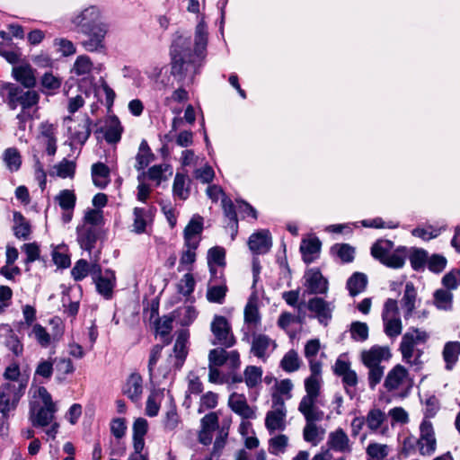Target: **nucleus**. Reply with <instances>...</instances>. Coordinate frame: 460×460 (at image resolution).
Listing matches in <instances>:
<instances>
[{
	"mask_svg": "<svg viewBox=\"0 0 460 460\" xmlns=\"http://www.w3.org/2000/svg\"><path fill=\"white\" fill-rule=\"evenodd\" d=\"M208 44V31L206 23L201 21L195 30V46L192 49L190 37L178 35L172 42L170 48L171 75L182 83L189 75L193 81L201 66V59Z\"/></svg>",
	"mask_w": 460,
	"mask_h": 460,
	"instance_id": "1",
	"label": "nucleus"
},
{
	"mask_svg": "<svg viewBox=\"0 0 460 460\" xmlns=\"http://www.w3.org/2000/svg\"><path fill=\"white\" fill-rule=\"evenodd\" d=\"M72 23L77 31L82 32L89 39L83 42L88 51L98 50L103 48V39L107 30L105 24L101 22L100 11L96 6H89L72 19Z\"/></svg>",
	"mask_w": 460,
	"mask_h": 460,
	"instance_id": "2",
	"label": "nucleus"
},
{
	"mask_svg": "<svg viewBox=\"0 0 460 460\" xmlns=\"http://www.w3.org/2000/svg\"><path fill=\"white\" fill-rule=\"evenodd\" d=\"M24 89L14 83H2L0 96L3 102L12 111H14L19 105L22 110H29L37 105L40 101L39 93L32 89Z\"/></svg>",
	"mask_w": 460,
	"mask_h": 460,
	"instance_id": "3",
	"label": "nucleus"
},
{
	"mask_svg": "<svg viewBox=\"0 0 460 460\" xmlns=\"http://www.w3.org/2000/svg\"><path fill=\"white\" fill-rule=\"evenodd\" d=\"M211 332L215 336L211 341L213 345L218 344L225 348H231L236 342L231 326L225 316L216 315L214 317L211 323Z\"/></svg>",
	"mask_w": 460,
	"mask_h": 460,
	"instance_id": "4",
	"label": "nucleus"
},
{
	"mask_svg": "<svg viewBox=\"0 0 460 460\" xmlns=\"http://www.w3.org/2000/svg\"><path fill=\"white\" fill-rule=\"evenodd\" d=\"M25 385H18L6 383L0 387V406L4 417H7L8 412L16 408V405L23 394Z\"/></svg>",
	"mask_w": 460,
	"mask_h": 460,
	"instance_id": "5",
	"label": "nucleus"
},
{
	"mask_svg": "<svg viewBox=\"0 0 460 460\" xmlns=\"http://www.w3.org/2000/svg\"><path fill=\"white\" fill-rule=\"evenodd\" d=\"M302 306H306V308L314 314V317L317 318L318 322L323 325L327 326L329 321L332 317V311L334 306L332 303L324 300L323 297L314 296L310 298L305 304V301H302L298 304V311H301Z\"/></svg>",
	"mask_w": 460,
	"mask_h": 460,
	"instance_id": "6",
	"label": "nucleus"
},
{
	"mask_svg": "<svg viewBox=\"0 0 460 460\" xmlns=\"http://www.w3.org/2000/svg\"><path fill=\"white\" fill-rule=\"evenodd\" d=\"M308 293L314 295H323L328 291V280L325 279L319 269H310L305 275Z\"/></svg>",
	"mask_w": 460,
	"mask_h": 460,
	"instance_id": "7",
	"label": "nucleus"
},
{
	"mask_svg": "<svg viewBox=\"0 0 460 460\" xmlns=\"http://www.w3.org/2000/svg\"><path fill=\"white\" fill-rule=\"evenodd\" d=\"M272 245L271 236L269 230H260L253 233L248 240L250 250L255 254L268 252Z\"/></svg>",
	"mask_w": 460,
	"mask_h": 460,
	"instance_id": "8",
	"label": "nucleus"
},
{
	"mask_svg": "<svg viewBox=\"0 0 460 460\" xmlns=\"http://www.w3.org/2000/svg\"><path fill=\"white\" fill-rule=\"evenodd\" d=\"M12 75L22 88L32 89L37 84L35 69L29 64L13 66Z\"/></svg>",
	"mask_w": 460,
	"mask_h": 460,
	"instance_id": "9",
	"label": "nucleus"
},
{
	"mask_svg": "<svg viewBox=\"0 0 460 460\" xmlns=\"http://www.w3.org/2000/svg\"><path fill=\"white\" fill-rule=\"evenodd\" d=\"M228 405L234 412L243 419L249 420L256 417L255 411L249 406L243 394L233 393L228 399Z\"/></svg>",
	"mask_w": 460,
	"mask_h": 460,
	"instance_id": "10",
	"label": "nucleus"
},
{
	"mask_svg": "<svg viewBox=\"0 0 460 460\" xmlns=\"http://www.w3.org/2000/svg\"><path fill=\"white\" fill-rule=\"evenodd\" d=\"M94 283L97 292L105 299H111L116 285L115 272L111 270H106L103 276L97 278Z\"/></svg>",
	"mask_w": 460,
	"mask_h": 460,
	"instance_id": "11",
	"label": "nucleus"
},
{
	"mask_svg": "<svg viewBox=\"0 0 460 460\" xmlns=\"http://www.w3.org/2000/svg\"><path fill=\"white\" fill-rule=\"evenodd\" d=\"M77 241L82 249L91 252L99 238V230L94 226L77 227Z\"/></svg>",
	"mask_w": 460,
	"mask_h": 460,
	"instance_id": "12",
	"label": "nucleus"
},
{
	"mask_svg": "<svg viewBox=\"0 0 460 460\" xmlns=\"http://www.w3.org/2000/svg\"><path fill=\"white\" fill-rule=\"evenodd\" d=\"M189 339V332L186 330H181L178 332L177 339L175 341L174 346H173V352L175 354V358L177 359V362L175 363V367L177 368L181 367L183 365V362L187 357L188 350H187V342Z\"/></svg>",
	"mask_w": 460,
	"mask_h": 460,
	"instance_id": "13",
	"label": "nucleus"
},
{
	"mask_svg": "<svg viewBox=\"0 0 460 460\" xmlns=\"http://www.w3.org/2000/svg\"><path fill=\"white\" fill-rule=\"evenodd\" d=\"M420 440H425L427 443V448L424 450L423 446L420 447L421 455H430L436 449V439L434 437L433 427L430 421L423 420L420 427Z\"/></svg>",
	"mask_w": 460,
	"mask_h": 460,
	"instance_id": "14",
	"label": "nucleus"
},
{
	"mask_svg": "<svg viewBox=\"0 0 460 460\" xmlns=\"http://www.w3.org/2000/svg\"><path fill=\"white\" fill-rule=\"evenodd\" d=\"M142 382V376L137 373L131 374L128 378L124 394L131 401L137 402L139 400L143 391Z\"/></svg>",
	"mask_w": 460,
	"mask_h": 460,
	"instance_id": "15",
	"label": "nucleus"
},
{
	"mask_svg": "<svg viewBox=\"0 0 460 460\" xmlns=\"http://www.w3.org/2000/svg\"><path fill=\"white\" fill-rule=\"evenodd\" d=\"M285 409H276L267 412L265 419V426L271 433L277 429L283 430L285 429Z\"/></svg>",
	"mask_w": 460,
	"mask_h": 460,
	"instance_id": "16",
	"label": "nucleus"
},
{
	"mask_svg": "<svg viewBox=\"0 0 460 460\" xmlns=\"http://www.w3.org/2000/svg\"><path fill=\"white\" fill-rule=\"evenodd\" d=\"M408 372L407 369L402 365H396L387 374L384 386L388 390L392 391L397 389L402 384V380L406 377Z\"/></svg>",
	"mask_w": 460,
	"mask_h": 460,
	"instance_id": "17",
	"label": "nucleus"
},
{
	"mask_svg": "<svg viewBox=\"0 0 460 460\" xmlns=\"http://www.w3.org/2000/svg\"><path fill=\"white\" fill-rule=\"evenodd\" d=\"M460 355V342L447 341L442 351L443 359L446 363V369L451 370L458 361Z\"/></svg>",
	"mask_w": 460,
	"mask_h": 460,
	"instance_id": "18",
	"label": "nucleus"
},
{
	"mask_svg": "<svg viewBox=\"0 0 460 460\" xmlns=\"http://www.w3.org/2000/svg\"><path fill=\"white\" fill-rule=\"evenodd\" d=\"M406 257V247L400 246L397 249H395L393 252L385 255L383 259H380L378 261L389 268L400 269L404 265Z\"/></svg>",
	"mask_w": 460,
	"mask_h": 460,
	"instance_id": "19",
	"label": "nucleus"
},
{
	"mask_svg": "<svg viewBox=\"0 0 460 460\" xmlns=\"http://www.w3.org/2000/svg\"><path fill=\"white\" fill-rule=\"evenodd\" d=\"M0 331L4 332L5 337L6 347L16 356H21L23 351V346L19 340L18 336L13 332V330L8 324H2Z\"/></svg>",
	"mask_w": 460,
	"mask_h": 460,
	"instance_id": "20",
	"label": "nucleus"
},
{
	"mask_svg": "<svg viewBox=\"0 0 460 460\" xmlns=\"http://www.w3.org/2000/svg\"><path fill=\"white\" fill-rule=\"evenodd\" d=\"M349 441V439L342 429H338L329 434L328 445L335 451H350Z\"/></svg>",
	"mask_w": 460,
	"mask_h": 460,
	"instance_id": "21",
	"label": "nucleus"
},
{
	"mask_svg": "<svg viewBox=\"0 0 460 460\" xmlns=\"http://www.w3.org/2000/svg\"><path fill=\"white\" fill-rule=\"evenodd\" d=\"M367 285V277L361 272H354L347 280L346 287L351 296L363 292Z\"/></svg>",
	"mask_w": 460,
	"mask_h": 460,
	"instance_id": "22",
	"label": "nucleus"
},
{
	"mask_svg": "<svg viewBox=\"0 0 460 460\" xmlns=\"http://www.w3.org/2000/svg\"><path fill=\"white\" fill-rule=\"evenodd\" d=\"M13 221L15 224L13 227V234L19 239H30V235L31 233V224L26 220V218L22 215V213L14 212Z\"/></svg>",
	"mask_w": 460,
	"mask_h": 460,
	"instance_id": "23",
	"label": "nucleus"
},
{
	"mask_svg": "<svg viewBox=\"0 0 460 460\" xmlns=\"http://www.w3.org/2000/svg\"><path fill=\"white\" fill-rule=\"evenodd\" d=\"M58 409L42 406L39 409L36 415L31 413V420L34 427H46L54 419V414Z\"/></svg>",
	"mask_w": 460,
	"mask_h": 460,
	"instance_id": "24",
	"label": "nucleus"
},
{
	"mask_svg": "<svg viewBox=\"0 0 460 460\" xmlns=\"http://www.w3.org/2000/svg\"><path fill=\"white\" fill-rule=\"evenodd\" d=\"M270 343H273L274 347L276 346L275 341H271L267 335L253 334L251 351L256 357L261 358L265 356L266 350Z\"/></svg>",
	"mask_w": 460,
	"mask_h": 460,
	"instance_id": "25",
	"label": "nucleus"
},
{
	"mask_svg": "<svg viewBox=\"0 0 460 460\" xmlns=\"http://www.w3.org/2000/svg\"><path fill=\"white\" fill-rule=\"evenodd\" d=\"M123 128L117 116H111L104 137L109 144H115L121 138Z\"/></svg>",
	"mask_w": 460,
	"mask_h": 460,
	"instance_id": "26",
	"label": "nucleus"
},
{
	"mask_svg": "<svg viewBox=\"0 0 460 460\" xmlns=\"http://www.w3.org/2000/svg\"><path fill=\"white\" fill-rule=\"evenodd\" d=\"M416 295L417 293L414 285L411 282L406 283L404 294L402 299V305L406 309L404 314L406 319L411 316L412 312L415 309Z\"/></svg>",
	"mask_w": 460,
	"mask_h": 460,
	"instance_id": "27",
	"label": "nucleus"
},
{
	"mask_svg": "<svg viewBox=\"0 0 460 460\" xmlns=\"http://www.w3.org/2000/svg\"><path fill=\"white\" fill-rule=\"evenodd\" d=\"M136 159V169L137 171L144 170L149 164V163L155 159V155L152 153L146 140H142L140 143L139 153L137 155Z\"/></svg>",
	"mask_w": 460,
	"mask_h": 460,
	"instance_id": "28",
	"label": "nucleus"
},
{
	"mask_svg": "<svg viewBox=\"0 0 460 460\" xmlns=\"http://www.w3.org/2000/svg\"><path fill=\"white\" fill-rule=\"evenodd\" d=\"M110 175L109 167L103 163H96L92 166V176L93 184L100 188L104 189L108 184V181H101L99 178L107 179Z\"/></svg>",
	"mask_w": 460,
	"mask_h": 460,
	"instance_id": "29",
	"label": "nucleus"
},
{
	"mask_svg": "<svg viewBox=\"0 0 460 460\" xmlns=\"http://www.w3.org/2000/svg\"><path fill=\"white\" fill-rule=\"evenodd\" d=\"M428 252L421 248H412L409 260L411 265V268L416 270H423L425 265L428 262Z\"/></svg>",
	"mask_w": 460,
	"mask_h": 460,
	"instance_id": "30",
	"label": "nucleus"
},
{
	"mask_svg": "<svg viewBox=\"0 0 460 460\" xmlns=\"http://www.w3.org/2000/svg\"><path fill=\"white\" fill-rule=\"evenodd\" d=\"M321 245L322 243L317 237L307 241H302V243L300 245V252L303 255V260L305 263H311L313 261L311 258H307L306 255L319 252L321 250Z\"/></svg>",
	"mask_w": 460,
	"mask_h": 460,
	"instance_id": "31",
	"label": "nucleus"
},
{
	"mask_svg": "<svg viewBox=\"0 0 460 460\" xmlns=\"http://www.w3.org/2000/svg\"><path fill=\"white\" fill-rule=\"evenodd\" d=\"M453 295L448 290L440 288L434 293V305L438 309L449 310L452 307Z\"/></svg>",
	"mask_w": 460,
	"mask_h": 460,
	"instance_id": "32",
	"label": "nucleus"
},
{
	"mask_svg": "<svg viewBox=\"0 0 460 460\" xmlns=\"http://www.w3.org/2000/svg\"><path fill=\"white\" fill-rule=\"evenodd\" d=\"M186 179L190 182V179L187 175L177 172L174 178L172 191L173 194L181 199H186L190 195V188L184 189Z\"/></svg>",
	"mask_w": 460,
	"mask_h": 460,
	"instance_id": "33",
	"label": "nucleus"
},
{
	"mask_svg": "<svg viewBox=\"0 0 460 460\" xmlns=\"http://www.w3.org/2000/svg\"><path fill=\"white\" fill-rule=\"evenodd\" d=\"M4 161L11 172L18 171L22 164L19 151L14 147L7 148L4 153Z\"/></svg>",
	"mask_w": 460,
	"mask_h": 460,
	"instance_id": "34",
	"label": "nucleus"
},
{
	"mask_svg": "<svg viewBox=\"0 0 460 460\" xmlns=\"http://www.w3.org/2000/svg\"><path fill=\"white\" fill-rule=\"evenodd\" d=\"M394 248V243L389 240H380L373 244L371 247V254L376 259H383L385 255L391 253Z\"/></svg>",
	"mask_w": 460,
	"mask_h": 460,
	"instance_id": "35",
	"label": "nucleus"
},
{
	"mask_svg": "<svg viewBox=\"0 0 460 460\" xmlns=\"http://www.w3.org/2000/svg\"><path fill=\"white\" fill-rule=\"evenodd\" d=\"M280 367L286 372L296 371L300 367L297 352L295 349L287 352L280 361Z\"/></svg>",
	"mask_w": 460,
	"mask_h": 460,
	"instance_id": "36",
	"label": "nucleus"
},
{
	"mask_svg": "<svg viewBox=\"0 0 460 460\" xmlns=\"http://www.w3.org/2000/svg\"><path fill=\"white\" fill-rule=\"evenodd\" d=\"M55 199L63 210H73L75 206L76 197L72 190H63Z\"/></svg>",
	"mask_w": 460,
	"mask_h": 460,
	"instance_id": "37",
	"label": "nucleus"
},
{
	"mask_svg": "<svg viewBox=\"0 0 460 460\" xmlns=\"http://www.w3.org/2000/svg\"><path fill=\"white\" fill-rule=\"evenodd\" d=\"M227 292L226 285L208 287L207 299L211 303L223 304Z\"/></svg>",
	"mask_w": 460,
	"mask_h": 460,
	"instance_id": "38",
	"label": "nucleus"
},
{
	"mask_svg": "<svg viewBox=\"0 0 460 460\" xmlns=\"http://www.w3.org/2000/svg\"><path fill=\"white\" fill-rule=\"evenodd\" d=\"M203 231V217L199 215H194L183 231V235L193 237L200 234Z\"/></svg>",
	"mask_w": 460,
	"mask_h": 460,
	"instance_id": "39",
	"label": "nucleus"
},
{
	"mask_svg": "<svg viewBox=\"0 0 460 460\" xmlns=\"http://www.w3.org/2000/svg\"><path fill=\"white\" fill-rule=\"evenodd\" d=\"M226 250L220 246H214L208 252V264H216L219 267L226 265Z\"/></svg>",
	"mask_w": 460,
	"mask_h": 460,
	"instance_id": "40",
	"label": "nucleus"
},
{
	"mask_svg": "<svg viewBox=\"0 0 460 460\" xmlns=\"http://www.w3.org/2000/svg\"><path fill=\"white\" fill-rule=\"evenodd\" d=\"M262 370L259 367L249 366L244 370L245 383L248 387L256 386L261 380Z\"/></svg>",
	"mask_w": 460,
	"mask_h": 460,
	"instance_id": "41",
	"label": "nucleus"
},
{
	"mask_svg": "<svg viewBox=\"0 0 460 460\" xmlns=\"http://www.w3.org/2000/svg\"><path fill=\"white\" fill-rule=\"evenodd\" d=\"M208 362L210 366L221 367L227 362V351L225 347L216 348L208 353Z\"/></svg>",
	"mask_w": 460,
	"mask_h": 460,
	"instance_id": "42",
	"label": "nucleus"
},
{
	"mask_svg": "<svg viewBox=\"0 0 460 460\" xmlns=\"http://www.w3.org/2000/svg\"><path fill=\"white\" fill-rule=\"evenodd\" d=\"M174 321V316L172 314L164 315L163 317V321L158 317L155 321V325L156 332L162 336L166 337L169 335L172 329V323Z\"/></svg>",
	"mask_w": 460,
	"mask_h": 460,
	"instance_id": "43",
	"label": "nucleus"
},
{
	"mask_svg": "<svg viewBox=\"0 0 460 460\" xmlns=\"http://www.w3.org/2000/svg\"><path fill=\"white\" fill-rule=\"evenodd\" d=\"M351 338L364 341L368 338V326L366 323L353 322L350 325Z\"/></svg>",
	"mask_w": 460,
	"mask_h": 460,
	"instance_id": "44",
	"label": "nucleus"
},
{
	"mask_svg": "<svg viewBox=\"0 0 460 460\" xmlns=\"http://www.w3.org/2000/svg\"><path fill=\"white\" fill-rule=\"evenodd\" d=\"M55 168L57 169L58 176L61 178H72L75 172V163L64 158Z\"/></svg>",
	"mask_w": 460,
	"mask_h": 460,
	"instance_id": "45",
	"label": "nucleus"
},
{
	"mask_svg": "<svg viewBox=\"0 0 460 460\" xmlns=\"http://www.w3.org/2000/svg\"><path fill=\"white\" fill-rule=\"evenodd\" d=\"M385 420V413L379 409H372L367 416V424L372 430L380 428Z\"/></svg>",
	"mask_w": 460,
	"mask_h": 460,
	"instance_id": "46",
	"label": "nucleus"
},
{
	"mask_svg": "<svg viewBox=\"0 0 460 460\" xmlns=\"http://www.w3.org/2000/svg\"><path fill=\"white\" fill-rule=\"evenodd\" d=\"M93 66V63L89 57L82 55L77 57L74 64V72L77 75H84L90 73Z\"/></svg>",
	"mask_w": 460,
	"mask_h": 460,
	"instance_id": "47",
	"label": "nucleus"
},
{
	"mask_svg": "<svg viewBox=\"0 0 460 460\" xmlns=\"http://www.w3.org/2000/svg\"><path fill=\"white\" fill-rule=\"evenodd\" d=\"M337 249V255L341 258V260L349 263L354 260L355 250L352 246L348 243L342 244H335L332 250Z\"/></svg>",
	"mask_w": 460,
	"mask_h": 460,
	"instance_id": "48",
	"label": "nucleus"
},
{
	"mask_svg": "<svg viewBox=\"0 0 460 460\" xmlns=\"http://www.w3.org/2000/svg\"><path fill=\"white\" fill-rule=\"evenodd\" d=\"M89 273V263L86 260L77 261L71 270V275L75 281L84 279Z\"/></svg>",
	"mask_w": 460,
	"mask_h": 460,
	"instance_id": "49",
	"label": "nucleus"
},
{
	"mask_svg": "<svg viewBox=\"0 0 460 460\" xmlns=\"http://www.w3.org/2000/svg\"><path fill=\"white\" fill-rule=\"evenodd\" d=\"M367 454L376 460H383L388 455V447L386 445L371 443L367 447Z\"/></svg>",
	"mask_w": 460,
	"mask_h": 460,
	"instance_id": "50",
	"label": "nucleus"
},
{
	"mask_svg": "<svg viewBox=\"0 0 460 460\" xmlns=\"http://www.w3.org/2000/svg\"><path fill=\"white\" fill-rule=\"evenodd\" d=\"M428 268L434 273H440L446 268L447 259L440 254H432L429 258L428 257Z\"/></svg>",
	"mask_w": 460,
	"mask_h": 460,
	"instance_id": "51",
	"label": "nucleus"
},
{
	"mask_svg": "<svg viewBox=\"0 0 460 460\" xmlns=\"http://www.w3.org/2000/svg\"><path fill=\"white\" fill-rule=\"evenodd\" d=\"M195 288V279L190 273H186L178 284V292L187 296H190Z\"/></svg>",
	"mask_w": 460,
	"mask_h": 460,
	"instance_id": "52",
	"label": "nucleus"
},
{
	"mask_svg": "<svg viewBox=\"0 0 460 460\" xmlns=\"http://www.w3.org/2000/svg\"><path fill=\"white\" fill-rule=\"evenodd\" d=\"M222 207H223L225 216L226 217H228L233 223H234V229H235V232H237L238 219H237V214L235 211V207H234L233 201L230 199H228L227 197H224L222 199Z\"/></svg>",
	"mask_w": 460,
	"mask_h": 460,
	"instance_id": "53",
	"label": "nucleus"
},
{
	"mask_svg": "<svg viewBox=\"0 0 460 460\" xmlns=\"http://www.w3.org/2000/svg\"><path fill=\"white\" fill-rule=\"evenodd\" d=\"M91 119L87 117L84 123L79 125L81 129H78L75 132L72 138L78 141L80 144L84 145L85 141L89 138L91 135Z\"/></svg>",
	"mask_w": 460,
	"mask_h": 460,
	"instance_id": "54",
	"label": "nucleus"
},
{
	"mask_svg": "<svg viewBox=\"0 0 460 460\" xmlns=\"http://www.w3.org/2000/svg\"><path fill=\"white\" fill-rule=\"evenodd\" d=\"M146 211L144 208H134V232L137 234H142L146 231V221L145 219Z\"/></svg>",
	"mask_w": 460,
	"mask_h": 460,
	"instance_id": "55",
	"label": "nucleus"
},
{
	"mask_svg": "<svg viewBox=\"0 0 460 460\" xmlns=\"http://www.w3.org/2000/svg\"><path fill=\"white\" fill-rule=\"evenodd\" d=\"M385 332L389 337H396L402 332V322L399 318L385 321Z\"/></svg>",
	"mask_w": 460,
	"mask_h": 460,
	"instance_id": "56",
	"label": "nucleus"
},
{
	"mask_svg": "<svg viewBox=\"0 0 460 460\" xmlns=\"http://www.w3.org/2000/svg\"><path fill=\"white\" fill-rule=\"evenodd\" d=\"M201 429L205 430L214 431L218 429V416L217 412H209L206 414L200 420Z\"/></svg>",
	"mask_w": 460,
	"mask_h": 460,
	"instance_id": "57",
	"label": "nucleus"
},
{
	"mask_svg": "<svg viewBox=\"0 0 460 460\" xmlns=\"http://www.w3.org/2000/svg\"><path fill=\"white\" fill-rule=\"evenodd\" d=\"M22 250L27 255L26 264H30L40 258V248L36 243H24Z\"/></svg>",
	"mask_w": 460,
	"mask_h": 460,
	"instance_id": "58",
	"label": "nucleus"
},
{
	"mask_svg": "<svg viewBox=\"0 0 460 460\" xmlns=\"http://www.w3.org/2000/svg\"><path fill=\"white\" fill-rule=\"evenodd\" d=\"M368 373V382L371 389H375L376 385L380 383L384 375V367H370Z\"/></svg>",
	"mask_w": 460,
	"mask_h": 460,
	"instance_id": "59",
	"label": "nucleus"
},
{
	"mask_svg": "<svg viewBox=\"0 0 460 460\" xmlns=\"http://www.w3.org/2000/svg\"><path fill=\"white\" fill-rule=\"evenodd\" d=\"M41 85L49 90H57L61 86V79L47 72L41 77Z\"/></svg>",
	"mask_w": 460,
	"mask_h": 460,
	"instance_id": "60",
	"label": "nucleus"
},
{
	"mask_svg": "<svg viewBox=\"0 0 460 460\" xmlns=\"http://www.w3.org/2000/svg\"><path fill=\"white\" fill-rule=\"evenodd\" d=\"M54 44L58 46V50L63 56L68 57L75 53V47L73 42L66 39H56Z\"/></svg>",
	"mask_w": 460,
	"mask_h": 460,
	"instance_id": "61",
	"label": "nucleus"
},
{
	"mask_svg": "<svg viewBox=\"0 0 460 460\" xmlns=\"http://www.w3.org/2000/svg\"><path fill=\"white\" fill-rule=\"evenodd\" d=\"M260 321L259 310L256 305L248 303L244 308V322L257 323Z\"/></svg>",
	"mask_w": 460,
	"mask_h": 460,
	"instance_id": "62",
	"label": "nucleus"
},
{
	"mask_svg": "<svg viewBox=\"0 0 460 460\" xmlns=\"http://www.w3.org/2000/svg\"><path fill=\"white\" fill-rule=\"evenodd\" d=\"M33 333L38 342L42 347H48L50 343V335L47 332L44 327L37 323L33 326Z\"/></svg>",
	"mask_w": 460,
	"mask_h": 460,
	"instance_id": "63",
	"label": "nucleus"
},
{
	"mask_svg": "<svg viewBox=\"0 0 460 460\" xmlns=\"http://www.w3.org/2000/svg\"><path fill=\"white\" fill-rule=\"evenodd\" d=\"M126 429H127V427H126L125 419L117 418L111 421V431L116 438L119 439V438H123L125 435Z\"/></svg>",
	"mask_w": 460,
	"mask_h": 460,
	"instance_id": "64",
	"label": "nucleus"
}]
</instances>
